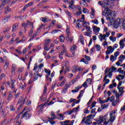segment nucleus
Wrapping results in <instances>:
<instances>
[{
  "mask_svg": "<svg viewBox=\"0 0 125 125\" xmlns=\"http://www.w3.org/2000/svg\"><path fill=\"white\" fill-rule=\"evenodd\" d=\"M41 21L43 22V23H46L48 22V18L45 17V18H41L40 19Z\"/></svg>",
  "mask_w": 125,
  "mask_h": 125,
  "instance_id": "19",
  "label": "nucleus"
},
{
  "mask_svg": "<svg viewBox=\"0 0 125 125\" xmlns=\"http://www.w3.org/2000/svg\"><path fill=\"white\" fill-rule=\"evenodd\" d=\"M51 42V40L46 39L44 42V45H49V44Z\"/></svg>",
  "mask_w": 125,
  "mask_h": 125,
  "instance_id": "22",
  "label": "nucleus"
},
{
  "mask_svg": "<svg viewBox=\"0 0 125 125\" xmlns=\"http://www.w3.org/2000/svg\"><path fill=\"white\" fill-rule=\"evenodd\" d=\"M119 92L118 93H119V94H122V95H123V93H124V88H125V87H118L117 88Z\"/></svg>",
  "mask_w": 125,
  "mask_h": 125,
  "instance_id": "18",
  "label": "nucleus"
},
{
  "mask_svg": "<svg viewBox=\"0 0 125 125\" xmlns=\"http://www.w3.org/2000/svg\"><path fill=\"white\" fill-rule=\"evenodd\" d=\"M96 48L97 49V51H100V50H101V47L100 46V45L99 44H96L95 45Z\"/></svg>",
  "mask_w": 125,
  "mask_h": 125,
  "instance_id": "42",
  "label": "nucleus"
},
{
  "mask_svg": "<svg viewBox=\"0 0 125 125\" xmlns=\"http://www.w3.org/2000/svg\"><path fill=\"white\" fill-rule=\"evenodd\" d=\"M110 60L112 62H114V61H115V60H116V59H115V57H114L113 55H111L110 58Z\"/></svg>",
  "mask_w": 125,
  "mask_h": 125,
  "instance_id": "59",
  "label": "nucleus"
},
{
  "mask_svg": "<svg viewBox=\"0 0 125 125\" xmlns=\"http://www.w3.org/2000/svg\"><path fill=\"white\" fill-rule=\"evenodd\" d=\"M96 122H94L92 124V125H100L101 124V123H100V116L99 117V119H96Z\"/></svg>",
  "mask_w": 125,
  "mask_h": 125,
  "instance_id": "28",
  "label": "nucleus"
},
{
  "mask_svg": "<svg viewBox=\"0 0 125 125\" xmlns=\"http://www.w3.org/2000/svg\"><path fill=\"white\" fill-rule=\"evenodd\" d=\"M109 39L111 41V42H116L117 38L116 37H113V36H110L109 37Z\"/></svg>",
  "mask_w": 125,
  "mask_h": 125,
  "instance_id": "41",
  "label": "nucleus"
},
{
  "mask_svg": "<svg viewBox=\"0 0 125 125\" xmlns=\"http://www.w3.org/2000/svg\"><path fill=\"white\" fill-rule=\"evenodd\" d=\"M69 87H70V83H66L64 85V88L63 89V91H66V90H67V89L69 88Z\"/></svg>",
  "mask_w": 125,
  "mask_h": 125,
  "instance_id": "26",
  "label": "nucleus"
},
{
  "mask_svg": "<svg viewBox=\"0 0 125 125\" xmlns=\"http://www.w3.org/2000/svg\"><path fill=\"white\" fill-rule=\"evenodd\" d=\"M84 28H86V30L87 31V32H91V31H90V26H88V25H86L85 27H84Z\"/></svg>",
  "mask_w": 125,
  "mask_h": 125,
  "instance_id": "60",
  "label": "nucleus"
},
{
  "mask_svg": "<svg viewBox=\"0 0 125 125\" xmlns=\"http://www.w3.org/2000/svg\"><path fill=\"white\" fill-rule=\"evenodd\" d=\"M98 37L101 42H103V41H104V40L106 41V36L105 34L102 35V34H100Z\"/></svg>",
  "mask_w": 125,
  "mask_h": 125,
  "instance_id": "13",
  "label": "nucleus"
},
{
  "mask_svg": "<svg viewBox=\"0 0 125 125\" xmlns=\"http://www.w3.org/2000/svg\"><path fill=\"white\" fill-rule=\"evenodd\" d=\"M92 82V81L91 79H87V80L86 81V82H87V83L88 84L91 83Z\"/></svg>",
  "mask_w": 125,
  "mask_h": 125,
  "instance_id": "63",
  "label": "nucleus"
},
{
  "mask_svg": "<svg viewBox=\"0 0 125 125\" xmlns=\"http://www.w3.org/2000/svg\"><path fill=\"white\" fill-rule=\"evenodd\" d=\"M11 37V34L10 33H8L5 36V38L6 39H10V37Z\"/></svg>",
  "mask_w": 125,
  "mask_h": 125,
  "instance_id": "58",
  "label": "nucleus"
},
{
  "mask_svg": "<svg viewBox=\"0 0 125 125\" xmlns=\"http://www.w3.org/2000/svg\"><path fill=\"white\" fill-rule=\"evenodd\" d=\"M65 14L68 16L69 18H72L73 17V15L70 12L68 11H65Z\"/></svg>",
  "mask_w": 125,
  "mask_h": 125,
  "instance_id": "32",
  "label": "nucleus"
},
{
  "mask_svg": "<svg viewBox=\"0 0 125 125\" xmlns=\"http://www.w3.org/2000/svg\"><path fill=\"white\" fill-rule=\"evenodd\" d=\"M30 117H31V114L28 113V112H26L22 114L21 119H24V118L25 120H28V119H30Z\"/></svg>",
  "mask_w": 125,
  "mask_h": 125,
  "instance_id": "12",
  "label": "nucleus"
},
{
  "mask_svg": "<svg viewBox=\"0 0 125 125\" xmlns=\"http://www.w3.org/2000/svg\"><path fill=\"white\" fill-rule=\"evenodd\" d=\"M119 44L120 45V48L123 49L124 47H125V43H124V40H121L119 42Z\"/></svg>",
  "mask_w": 125,
  "mask_h": 125,
  "instance_id": "25",
  "label": "nucleus"
},
{
  "mask_svg": "<svg viewBox=\"0 0 125 125\" xmlns=\"http://www.w3.org/2000/svg\"><path fill=\"white\" fill-rule=\"evenodd\" d=\"M57 116H58L60 117H58L57 119H58V120H60V121H63L64 119V114L61 113L60 114H57Z\"/></svg>",
  "mask_w": 125,
  "mask_h": 125,
  "instance_id": "16",
  "label": "nucleus"
},
{
  "mask_svg": "<svg viewBox=\"0 0 125 125\" xmlns=\"http://www.w3.org/2000/svg\"><path fill=\"white\" fill-rule=\"evenodd\" d=\"M4 108H1V107H0V114H1V115H4Z\"/></svg>",
  "mask_w": 125,
  "mask_h": 125,
  "instance_id": "56",
  "label": "nucleus"
},
{
  "mask_svg": "<svg viewBox=\"0 0 125 125\" xmlns=\"http://www.w3.org/2000/svg\"><path fill=\"white\" fill-rule=\"evenodd\" d=\"M12 99V94H11V93H10L7 99V100L8 101H10Z\"/></svg>",
  "mask_w": 125,
  "mask_h": 125,
  "instance_id": "47",
  "label": "nucleus"
},
{
  "mask_svg": "<svg viewBox=\"0 0 125 125\" xmlns=\"http://www.w3.org/2000/svg\"><path fill=\"white\" fill-rule=\"evenodd\" d=\"M80 21L82 22L83 21ZM83 22L82 23V26L84 27L87 26V25H89V22H87L85 21H83Z\"/></svg>",
  "mask_w": 125,
  "mask_h": 125,
  "instance_id": "29",
  "label": "nucleus"
},
{
  "mask_svg": "<svg viewBox=\"0 0 125 125\" xmlns=\"http://www.w3.org/2000/svg\"><path fill=\"white\" fill-rule=\"evenodd\" d=\"M18 103H21V104H23V97L20 98Z\"/></svg>",
  "mask_w": 125,
  "mask_h": 125,
  "instance_id": "62",
  "label": "nucleus"
},
{
  "mask_svg": "<svg viewBox=\"0 0 125 125\" xmlns=\"http://www.w3.org/2000/svg\"><path fill=\"white\" fill-rule=\"evenodd\" d=\"M83 69L82 68H76L73 70H72V73H76V72H80V71H83Z\"/></svg>",
  "mask_w": 125,
  "mask_h": 125,
  "instance_id": "37",
  "label": "nucleus"
},
{
  "mask_svg": "<svg viewBox=\"0 0 125 125\" xmlns=\"http://www.w3.org/2000/svg\"><path fill=\"white\" fill-rule=\"evenodd\" d=\"M95 105H96V102L94 101L92 103L90 109H92V108H94V107H95Z\"/></svg>",
  "mask_w": 125,
  "mask_h": 125,
  "instance_id": "57",
  "label": "nucleus"
},
{
  "mask_svg": "<svg viewBox=\"0 0 125 125\" xmlns=\"http://www.w3.org/2000/svg\"><path fill=\"white\" fill-rule=\"evenodd\" d=\"M107 102H108V100L107 99V100H100V103H101V104H104V103H106Z\"/></svg>",
  "mask_w": 125,
  "mask_h": 125,
  "instance_id": "46",
  "label": "nucleus"
},
{
  "mask_svg": "<svg viewBox=\"0 0 125 125\" xmlns=\"http://www.w3.org/2000/svg\"><path fill=\"white\" fill-rule=\"evenodd\" d=\"M94 117H95V115L90 114V115H89L88 116H87V118L90 120V119H93L94 118Z\"/></svg>",
  "mask_w": 125,
  "mask_h": 125,
  "instance_id": "44",
  "label": "nucleus"
},
{
  "mask_svg": "<svg viewBox=\"0 0 125 125\" xmlns=\"http://www.w3.org/2000/svg\"><path fill=\"white\" fill-rule=\"evenodd\" d=\"M77 49V46L75 44H73V46L71 47L70 50L71 51H74V50H76Z\"/></svg>",
  "mask_w": 125,
  "mask_h": 125,
  "instance_id": "39",
  "label": "nucleus"
},
{
  "mask_svg": "<svg viewBox=\"0 0 125 125\" xmlns=\"http://www.w3.org/2000/svg\"><path fill=\"white\" fill-rule=\"evenodd\" d=\"M82 86H78L77 87L75 88V89L72 90V92H73V93H76V92H78V91H79V90L80 89V88H82Z\"/></svg>",
  "mask_w": 125,
  "mask_h": 125,
  "instance_id": "21",
  "label": "nucleus"
},
{
  "mask_svg": "<svg viewBox=\"0 0 125 125\" xmlns=\"http://www.w3.org/2000/svg\"><path fill=\"white\" fill-rule=\"evenodd\" d=\"M113 92L116 95V100L114 101V102L112 103V106H115L117 104H118V102L120 101V96H122V93H118V92L116 90H113Z\"/></svg>",
  "mask_w": 125,
  "mask_h": 125,
  "instance_id": "5",
  "label": "nucleus"
},
{
  "mask_svg": "<svg viewBox=\"0 0 125 125\" xmlns=\"http://www.w3.org/2000/svg\"><path fill=\"white\" fill-rule=\"evenodd\" d=\"M115 50V48H113L112 46H109L107 47V50L105 51L106 54H111L113 53Z\"/></svg>",
  "mask_w": 125,
  "mask_h": 125,
  "instance_id": "10",
  "label": "nucleus"
},
{
  "mask_svg": "<svg viewBox=\"0 0 125 125\" xmlns=\"http://www.w3.org/2000/svg\"><path fill=\"white\" fill-rule=\"evenodd\" d=\"M108 72H109V73L107 75V76L108 78H109V79H111L112 78V76L113 75V73L110 71H108Z\"/></svg>",
  "mask_w": 125,
  "mask_h": 125,
  "instance_id": "49",
  "label": "nucleus"
},
{
  "mask_svg": "<svg viewBox=\"0 0 125 125\" xmlns=\"http://www.w3.org/2000/svg\"><path fill=\"white\" fill-rule=\"evenodd\" d=\"M51 116H52L51 117H48V119L49 120H55V119H56V116L55 115V114L54 112L51 113Z\"/></svg>",
  "mask_w": 125,
  "mask_h": 125,
  "instance_id": "17",
  "label": "nucleus"
},
{
  "mask_svg": "<svg viewBox=\"0 0 125 125\" xmlns=\"http://www.w3.org/2000/svg\"><path fill=\"white\" fill-rule=\"evenodd\" d=\"M93 31L94 32V35L97 36L99 35V32L100 31V27H98L95 25L93 26Z\"/></svg>",
  "mask_w": 125,
  "mask_h": 125,
  "instance_id": "9",
  "label": "nucleus"
},
{
  "mask_svg": "<svg viewBox=\"0 0 125 125\" xmlns=\"http://www.w3.org/2000/svg\"><path fill=\"white\" fill-rule=\"evenodd\" d=\"M115 86H117V83H113V84H111L109 85V88H113V87H115Z\"/></svg>",
  "mask_w": 125,
  "mask_h": 125,
  "instance_id": "51",
  "label": "nucleus"
},
{
  "mask_svg": "<svg viewBox=\"0 0 125 125\" xmlns=\"http://www.w3.org/2000/svg\"><path fill=\"white\" fill-rule=\"evenodd\" d=\"M125 57L124 55H121L119 57V60L117 62H116V65L117 66H120L121 67H123V65H121L122 63H123V61L125 60Z\"/></svg>",
  "mask_w": 125,
  "mask_h": 125,
  "instance_id": "7",
  "label": "nucleus"
},
{
  "mask_svg": "<svg viewBox=\"0 0 125 125\" xmlns=\"http://www.w3.org/2000/svg\"><path fill=\"white\" fill-rule=\"evenodd\" d=\"M77 9L79 11L78 12H77V15H81V14H82V7L80 6H77Z\"/></svg>",
  "mask_w": 125,
  "mask_h": 125,
  "instance_id": "20",
  "label": "nucleus"
},
{
  "mask_svg": "<svg viewBox=\"0 0 125 125\" xmlns=\"http://www.w3.org/2000/svg\"><path fill=\"white\" fill-rule=\"evenodd\" d=\"M69 121H64V122H60V124L62 125H66V123H68Z\"/></svg>",
  "mask_w": 125,
  "mask_h": 125,
  "instance_id": "64",
  "label": "nucleus"
},
{
  "mask_svg": "<svg viewBox=\"0 0 125 125\" xmlns=\"http://www.w3.org/2000/svg\"><path fill=\"white\" fill-rule=\"evenodd\" d=\"M44 71L45 73H46V74H50L51 73V71H50V70L47 69L46 68H44Z\"/></svg>",
  "mask_w": 125,
  "mask_h": 125,
  "instance_id": "53",
  "label": "nucleus"
},
{
  "mask_svg": "<svg viewBox=\"0 0 125 125\" xmlns=\"http://www.w3.org/2000/svg\"><path fill=\"white\" fill-rule=\"evenodd\" d=\"M98 3L101 6H103L104 8L102 13L103 16H106L107 21H109L110 23H113L114 17L116 16V13L115 12L111 11V10L109 9L108 6L110 5V1L109 0H104L103 2L99 1Z\"/></svg>",
  "mask_w": 125,
  "mask_h": 125,
  "instance_id": "1",
  "label": "nucleus"
},
{
  "mask_svg": "<svg viewBox=\"0 0 125 125\" xmlns=\"http://www.w3.org/2000/svg\"><path fill=\"white\" fill-rule=\"evenodd\" d=\"M92 23H94V24H95L96 25H98L99 22L97 20H92Z\"/></svg>",
  "mask_w": 125,
  "mask_h": 125,
  "instance_id": "48",
  "label": "nucleus"
},
{
  "mask_svg": "<svg viewBox=\"0 0 125 125\" xmlns=\"http://www.w3.org/2000/svg\"><path fill=\"white\" fill-rule=\"evenodd\" d=\"M16 69H17V65L15 63H13L12 64L11 67V74L12 75H15L16 74V72L15 71H16Z\"/></svg>",
  "mask_w": 125,
  "mask_h": 125,
  "instance_id": "11",
  "label": "nucleus"
},
{
  "mask_svg": "<svg viewBox=\"0 0 125 125\" xmlns=\"http://www.w3.org/2000/svg\"><path fill=\"white\" fill-rule=\"evenodd\" d=\"M11 12V10L10 9V8H9V6L5 8V14H8V13H10Z\"/></svg>",
  "mask_w": 125,
  "mask_h": 125,
  "instance_id": "27",
  "label": "nucleus"
},
{
  "mask_svg": "<svg viewBox=\"0 0 125 125\" xmlns=\"http://www.w3.org/2000/svg\"><path fill=\"white\" fill-rule=\"evenodd\" d=\"M107 100L110 101V102H114V100H115V97L114 96H112L111 97H108Z\"/></svg>",
  "mask_w": 125,
  "mask_h": 125,
  "instance_id": "33",
  "label": "nucleus"
},
{
  "mask_svg": "<svg viewBox=\"0 0 125 125\" xmlns=\"http://www.w3.org/2000/svg\"><path fill=\"white\" fill-rule=\"evenodd\" d=\"M26 41H27V39L26 38L24 39V37H23L22 40H20L19 42H17V43H19L20 42H26Z\"/></svg>",
  "mask_w": 125,
  "mask_h": 125,
  "instance_id": "50",
  "label": "nucleus"
},
{
  "mask_svg": "<svg viewBox=\"0 0 125 125\" xmlns=\"http://www.w3.org/2000/svg\"><path fill=\"white\" fill-rule=\"evenodd\" d=\"M11 82V89L12 90H15V87L14 85V83H15V80H12Z\"/></svg>",
  "mask_w": 125,
  "mask_h": 125,
  "instance_id": "23",
  "label": "nucleus"
},
{
  "mask_svg": "<svg viewBox=\"0 0 125 125\" xmlns=\"http://www.w3.org/2000/svg\"><path fill=\"white\" fill-rule=\"evenodd\" d=\"M60 41L61 42H64V41H65V37L63 36V35H62L60 37Z\"/></svg>",
  "mask_w": 125,
  "mask_h": 125,
  "instance_id": "40",
  "label": "nucleus"
},
{
  "mask_svg": "<svg viewBox=\"0 0 125 125\" xmlns=\"http://www.w3.org/2000/svg\"><path fill=\"white\" fill-rule=\"evenodd\" d=\"M104 82H105L104 85V86H105V85H106V84H107V83H110V80L109 79H105V80H104Z\"/></svg>",
  "mask_w": 125,
  "mask_h": 125,
  "instance_id": "45",
  "label": "nucleus"
},
{
  "mask_svg": "<svg viewBox=\"0 0 125 125\" xmlns=\"http://www.w3.org/2000/svg\"><path fill=\"white\" fill-rule=\"evenodd\" d=\"M9 65V62L6 61L4 65V68L5 70H7V68H8V66Z\"/></svg>",
  "mask_w": 125,
  "mask_h": 125,
  "instance_id": "34",
  "label": "nucleus"
},
{
  "mask_svg": "<svg viewBox=\"0 0 125 125\" xmlns=\"http://www.w3.org/2000/svg\"><path fill=\"white\" fill-rule=\"evenodd\" d=\"M34 81H37V80L39 78V74L38 73V72H36L34 73Z\"/></svg>",
  "mask_w": 125,
  "mask_h": 125,
  "instance_id": "36",
  "label": "nucleus"
},
{
  "mask_svg": "<svg viewBox=\"0 0 125 125\" xmlns=\"http://www.w3.org/2000/svg\"><path fill=\"white\" fill-rule=\"evenodd\" d=\"M83 92H84V90H82L80 92V94L79 95V96L78 97V99H79V98H81V97L82 96H83Z\"/></svg>",
  "mask_w": 125,
  "mask_h": 125,
  "instance_id": "43",
  "label": "nucleus"
},
{
  "mask_svg": "<svg viewBox=\"0 0 125 125\" xmlns=\"http://www.w3.org/2000/svg\"><path fill=\"white\" fill-rule=\"evenodd\" d=\"M91 13H90V18H91V19H93V18H94V16L95 15V10H94L93 8H91Z\"/></svg>",
  "mask_w": 125,
  "mask_h": 125,
  "instance_id": "14",
  "label": "nucleus"
},
{
  "mask_svg": "<svg viewBox=\"0 0 125 125\" xmlns=\"http://www.w3.org/2000/svg\"><path fill=\"white\" fill-rule=\"evenodd\" d=\"M66 122H68V123H66V125H74V123H75V120L72 121H66Z\"/></svg>",
  "mask_w": 125,
  "mask_h": 125,
  "instance_id": "30",
  "label": "nucleus"
},
{
  "mask_svg": "<svg viewBox=\"0 0 125 125\" xmlns=\"http://www.w3.org/2000/svg\"><path fill=\"white\" fill-rule=\"evenodd\" d=\"M65 56H66L67 57H74L75 56V53H73V54L71 55H70V54H69L68 53H65Z\"/></svg>",
  "mask_w": 125,
  "mask_h": 125,
  "instance_id": "38",
  "label": "nucleus"
},
{
  "mask_svg": "<svg viewBox=\"0 0 125 125\" xmlns=\"http://www.w3.org/2000/svg\"><path fill=\"white\" fill-rule=\"evenodd\" d=\"M56 24V20H53L51 22V24H50L49 26V28H51V27H53L54 25Z\"/></svg>",
  "mask_w": 125,
  "mask_h": 125,
  "instance_id": "31",
  "label": "nucleus"
},
{
  "mask_svg": "<svg viewBox=\"0 0 125 125\" xmlns=\"http://www.w3.org/2000/svg\"><path fill=\"white\" fill-rule=\"evenodd\" d=\"M48 45H44V49L45 50V51H48L49 49H50V47H47Z\"/></svg>",
  "mask_w": 125,
  "mask_h": 125,
  "instance_id": "52",
  "label": "nucleus"
},
{
  "mask_svg": "<svg viewBox=\"0 0 125 125\" xmlns=\"http://www.w3.org/2000/svg\"><path fill=\"white\" fill-rule=\"evenodd\" d=\"M66 40L67 42H72L74 40V37L71 36V33H70V30L68 28L66 30Z\"/></svg>",
  "mask_w": 125,
  "mask_h": 125,
  "instance_id": "6",
  "label": "nucleus"
},
{
  "mask_svg": "<svg viewBox=\"0 0 125 125\" xmlns=\"http://www.w3.org/2000/svg\"><path fill=\"white\" fill-rule=\"evenodd\" d=\"M116 70H117V68H116L114 66H112L111 68H109V71H110V72H111L112 73L113 71H116Z\"/></svg>",
  "mask_w": 125,
  "mask_h": 125,
  "instance_id": "55",
  "label": "nucleus"
},
{
  "mask_svg": "<svg viewBox=\"0 0 125 125\" xmlns=\"http://www.w3.org/2000/svg\"><path fill=\"white\" fill-rule=\"evenodd\" d=\"M92 123V122L91 121V120H90V119L87 118V117L85 118V117L83 118L81 122L82 125H83V124H85L86 125H91Z\"/></svg>",
  "mask_w": 125,
  "mask_h": 125,
  "instance_id": "8",
  "label": "nucleus"
},
{
  "mask_svg": "<svg viewBox=\"0 0 125 125\" xmlns=\"http://www.w3.org/2000/svg\"><path fill=\"white\" fill-rule=\"evenodd\" d=\"M119 26L125 30V20L122 19H117L114 22V26L115 29H117Z\"/></svg>",
  "mask_w": 125,
  "mask_h": 125,
  "instance_id": "3",
  "label": "nucleus"
},
{
  "mask_svg": "<svg viewBox=\"0 0 125 125\" xmlns=\"http://www.w3.org/2000/svg\"><path fill=\"white\" fill-rule=\"evenodd\" d=\"M80 42L82 44H84V41H83V36H80Z\"/></svg>",
  "mask_w": 125,
  "mask_h": 125,
  "instance_id": "54",
  "label": "nucleus"
},
{
  "mask_svg": "<svg viewBox=\"0 0 125 125\" xmlns=\"http://www.w3.org/2000/svg\"><path fill=\"white\" fill-rule=\"evenodd\" d=\"M9 19H10V16H7L3 19V22H4V23H5L6 22H7V21H8V20H9Z\"/></svg>",
  "mask_w": 125,
  "mask_h": 125,
  "instance_id": "35",
  "label": "nucleus"
},
{
  "mask_svg": "<svg viewBox=\"0 0 125 125\" xmlns=\"http://www.w3.org/2000/svg\"><path fill=\"white\" fill-rule=\"evenodd\" d=\"M59 30H53L51 34H52V35H54V34H56L57 33H58V32H59Z\"/></svg>",
  "mask_w": 125,
  "mask_h": 125,
  "instance_id": "61",
  "label": "nucleus"
},
{
  "mask_svg": "<svg viewBox=\"0 0 125 125\" xmlns=\"http://www.w3.org/2000/svg\"><path fill=\"white\" fill-rule=\"evenodd\" d=\"M28 25L31 26V29L30 30L29 33V36H31V35H32V34L34 33V30H33V29H34V23L30 22V21H28L27 22H25L22 23V27H24L25 33L27 32V29H26L27 28Z\"/></svg>",
  "mask_w": 125,
  "mask_h": 125,
  "instance_id": "4",
  "label": "nucleus"
},
{
  "mask_svg": "<svg viewBox=\"0 0 125 125\" xmlns=\"http://www.w3.org/2000/svg\"><path fill=\"white\" fill-rule=\"evenodd\" d=\"M26 85L27 84L25 83H20V87L21 88V89H25Z\"/></svg>",
  "mask_w": 125,
  "mask_h": 125,
  "instance_id": "15",
  "label": "nucleus"
},
{
  "mask_svg": "<svg viewBox=\"0 0 125 125\" xmlns=\"http://www.w3.org/2000/svg\"><path fill=\"white\" fill-rule=\"evenodd\" d=\"M45 104H41L40 105L37 107V109L39 111H42V109L44 108Z\"/></svg>",
  "mask_w": 125,
  "mask_h": 125,
  "instance_id": "24",
  "label": "nucleus"
},
{
  "mask_svg": "<svg viewBox=\"0 0 125 125\" xmlns=\"http://www.w3.org/2000/svg\"><path fill=\"white\" fill-rule=\"evenodd\" d=\"M118 110L117 109L113 110L109 112V118L108 117V114H105L104 116H100V124H102L104 121V125H112L116 120V115Z\"/></svg>",
  "mask_w": 125,
  "mask_h": 125,
  "instance_id": "2",
  "label": "nucleus"
}]
</instances>
